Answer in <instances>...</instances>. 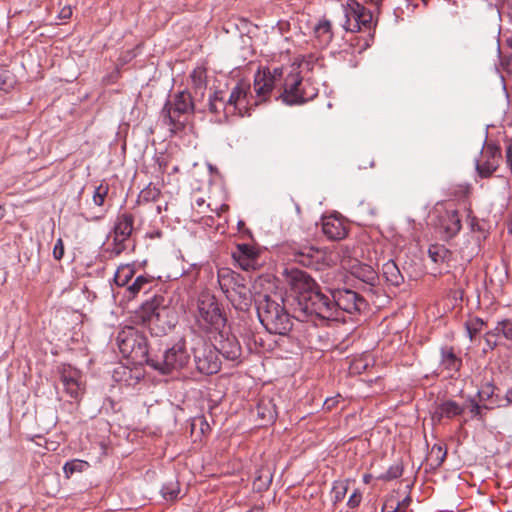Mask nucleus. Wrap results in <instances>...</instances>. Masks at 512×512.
Here are the masks:
<instances>
[{"label":"nucleus","instance_id":"obj_1","mask_svg":"<svg viewBox=\"0 0 512 512\" xmlns=\"http://www.w3.org/2000/svg\"><path fill=\"white\" fill-rule=\"evenodd\" d=\"M287 282L297 293L299 309L306 315L332 319V291L326 294L306 272L287 270Z\"/></svg>","mask_w":512,"mask_h":512},{"label":"nucleus","instance_id":"obj_2","mask_svg":"<svg viewBox=\"0 0 512 512\" xmlns=\"http://www.w3.org/2000/svg\"><path fill=\"white\" fill-rule=\"evenodd\" d=\"M278 84L283 86L280 97L288 105L302 104L311 98L301 88L302 77L297 68H293L285 77L283 67L258 71L254 79V91L258 97L266 99Z\"/></svg>","mask_w":512,"mask_h":512},{"label":"nucleus","instance_id":"obj_3","mask_svg":"<svg viewBox=\"0 0 512 512\" xmlns=\"http://www.w3.org/2000/svg\"><path fill=\"white\" fill-rule=\"evenodd\" d=\"M138 317L155 336L167 334L177 323V312L170 301L160 295L142 304Z\"/></svg>","mask_w":512,"mask_h":512},{"label":"nucleus","instance_id":"obj_4","mask_svg":"<svg viewBox=\"0 0 512 512\" xmlns=\"http://www.w3.org/2000/svg\"><path fill=\"white\" fill-rule=\"evenodd\" d=\"M280 295H263L256 300L258 318L269 333L288 335L293 320L283 305Z\"/></svg>","mask_w":512,"mask_h":512},{"label":"nucleus","instance_id":"obj_5","mask_svg":"<svg viewBox=\"0 0 512 512\" xmlns=\"http://www.w3.org/2000/svg\"><path fill=\"white\" fill-rule=\"evenodd\" d=\"M502 150L505 154V168L512 174L511 136L504 139L503 148L494 142H488L484 145L480 157L476 160V170L480 177L488 178L497 171L502 161Z\"/></svg>","mask_w":512,"mask_h":512},{"label":"nucleus","instance_id":"obj_6","mask_svg":"<svg viewBox=\"0 0 512 512\" xmlns=\"http://www.w3.org/2000/svg\"><path fill=\"white\" fill-rule=\"evenodd\" d=\"M196 111L205 112L204 108H196V100H193L192 93L183 90L177 92L172 100H168L161 111L164 124L170 127L172 132H177L184 128V122L180 117L188 114H194Z\"/></svg>","mask_w":512,"mask_h":512},{"label":"nucleus","instance_id":"obj_7","mask_svg":"<svg viewBox=\"0 0 512 512\" xmlns=\"http://www.w3.org/2000/svg\"><path fill=\"white\" fill-rule=\"evenodd\" d=\"M116 342L121 354L130 358L135 363H147L151 354L149 353L146 336L134 327H125L116 338Z\"/></svg>","mask_w":512,"mask_h":512},{"label":"nucleus","instance_id":"obj_8","mask_svg":"<svg viewBox=\"0 0 512 512\" xmlns=\"http://www.w3.org/2000/svg\"><path fill=\"white\" fill-rule=\"evenodd\" d=\"M190 355L183 339L166 348L160 355L154 354L149 359V366L162 374H170L186 367Z\"/></svg>","mask_w":512,"mask_h":512},{"label":"nucleus","instance_id":"obj_9","mask_svg":"<svg viewBox=\"0 0 512 512\" xmlns=\"http://www.w3.org/2000/svg\"><path fill=\"white\" fill-rule=\"evenodd\" d=\"M197 321L206 327L220 330L226 324V318L214 295L201 292L197 299Z\"/></svg>","mask_w":512,"mask_h":512},{"label":"nucleus","instance_id":"obj_10","mask_svg":"<svg viewBox=\"0 0 512 512\" xmlns=\"http://www.w3.org/2000/svg\"><path fill=\"white\" fill-rule=\"evenodd\" d=\"M193 360L197 371L204 375L218 373L221 368V361L218 350L199 338L192 347Z\"/></svg>","mask_w":512,"mask_h":512},{"label":"nucleus","instance_id":"obj_11","mask_svg":"<svg viewBox=\"0 0 512 512\" xmlns=\"http://www.w3.org/2000/svg\"><path fill=\"white\" fill-rule=\"evenodd\" d=\"M292 260L300 265L322 270L333 263L332 255L325 249L315 246L303 245L292 249Z\"/></svg>","mask_w":512,"mask_h":512},{"label":"nucleus","instance_id":"obj_12","mask_svg":"<svg viewBox=\"0 0 512 512\" xmlns=\"http://www.w3.org/2000/svg\"><path fill=\"white\" fill-rule=\"evenodd\" d=\"M366 302L362 296L349 289L332 291V319L338 318V310L353 314L360 312Z\"/></svg>","mask_w":512,"mask_h":512},{"label":"nucleus","instance_id":"obj_13","mask_svg":"<svg viewBox=\"0 0 512 512\" xmlns=\"http://www.w3.org/2000/svg\"><path fill=\"white\" fill-rule=\"evenodd\" d=\"M344 28L350 32H358L362 28H370L372 23V13L355 0H350L345 8Z\"/></svg>","mask_w":512,"mask_h":512},{"label":"nucleus","instance_id":"obj_14","mask_svg":"<svg viewBox=\"0 0 512 512\" xmlns=\"http://www.w3.org/2000/svg\"><path fill=\"white\" fill-rule=\"evenodd\" d=\"M134 229V216L129 212L120 213L114 226L113 247L111 253L118 256L126 250V241Z\"/></svg>","mask_w":512,"mask_h":512},{"label":"nucleus","instance_id":"obj_15","mask_svg":"<svg viewBox=\"0 0 512 512\" xmlns=\"http://www.w3.org/2000/svg\"><path fill=\"white\" fill-rule=\"evenodd\" d=\"M60 380L65 392L71 397V399L79 400L83 394L79 371L70 366H64L60 370Z\"/></svg>","mask_w":512,"mask_h":512},{"label":"nucleus","instance_id":"obj_16","mask_svg":"<svg viewBox=\"0 0 512 512\" xmlns=\"http://www.w3.org/2000/svg\"><path fill=\"white\" fill-rule=\"evenodd\" d=\"M226 297L235 309L240 311H247L252 305V293L245 279L242 280V283L236 285Z\"/></svg>","mask_w":512,"mask_h":512},{"label":"nucleus","instance_id":"obj_17","mask_svg":"<svg viewBox=\"0 0 512 512\" xmlns=\"http://www.w3.org/2000/svg\"><path fill=\"white\" fill-rule=\"evenodd\" d=\"M221 340L217 346L218 355L221 354L224 359L239 364L241 362L242 349L235 336H227L226 338L221 335Z\"/></svg>","mask_w":512,"mask_h":512},{"label":"nucleus","instance_id":"obj_18","mask_svg":"<svg viewBox=\"0 0 512 512\" xmlns=\"http://www.w3.org/2000/svg\"><path fill=\"white\" fill-rule=\"evenodd\" d=\"M322 232L330 240H341L348 233L344 221L337 216H328L322 219Z\"/></svg>","mask_w":512,"mask_h":512},{"label":"nucleus","instance_id":"obj_19","mask_svg":"<svg viewBox=\"0 0 512 512\" xmlns=\"http://www.w3.org/2000/svg\"><path fill=\"white\" fill-rule=\"evenodd\" d=\"M250 92V85L245 82H239L231 90L229 97L227 98L228 108L232 107L233 112L238 111L242 115V109L246 108L247 95Z\"/></svg>","mask_w":512,"mask_h":512},{"label":"nucleus","instance_id":"obj_20","mask_svg":"<svg viewBox=\"0 0 512 512\" xmlns=\"http://www.w3.org/2000/svg\"><path fill=\"white\" fill-rule=\"evenodd\" d=\"M440 227L445 239L455 237L462 227L458 212L456 210H447L441 218Z\"/></svg>","mask_w":512,"mask_h":512},{"label":"nucleus","instance_id":"obj_21","mask_svg":"<svg viewBox=\"0 0 512 512\" xmlns=\"http://www.w3.org/2000/svg\"><path fill=\"white\" fill-rule=\"evenodd\" d=\"M464 412V407L454 400H445L436 404L432 414L433 420L441 421L442 418L451 419Z\"/></svg>","mask_w":512,"mask_h":512},{"label":"nucleus","instance_id":"obj_22","mask_svg":"<svg viewBox=\"0 0 512 512\" xmlns=\"http://www.w3.org/2000/svg\"><path fill=\"white\" fill-rule=\"evenodd\" d=\"M244 278L228 269V268H222L218 271V283H219V286L222 290V292L227 295L228 293H230V291L236 286L238 285L239 283H242V280Z\"/></svg>","mask_w":512,"mask_h":512},{"label":"nucleus","instance_id":"obj_23","mask_svg":"<svg viewBox=\"0 0 512 512\" xmlns=\"http://www.w3.org/2000/svg\"><path fill=\"white\" fill-rule=\"evenodd\" d=\"M440 366L449 372H458L462 366V360L455 354L452 347H443Z\"/></svg>","mask_w":512,"mask_h":512},{"label":"nucleus","instance_id":"obj_24","mask_svg":"<svg viewBox=\"0 0 512 512\" xmlns=\"http://www.w3.org/2000/svg\"><path fill=\"white\" fill-rule=\"evenodd\" d=\"M382 274L385 280L393 286H399L403 283L404 278L396 263L392 260L387 261L382 266Z\"/></svg>","mask_w":512,"mask_h":512},{"label":"nucleus","instance_id":"obj_25","mask_svg":"<svg viewBox=\"0 0 512 512\" xmlns=\"http://www.w3.org/2000/svg\"><path fill=\"white\" fill-rule=\"evenodd\" d=\"M314 33L322 46L328 45L333 39L332 25L327 19H322L314 27Z\"/></svg>","mask_w":512,"mask_h":512},{"label":"nucleus","instance_id":"obj_26","mask_svg":"<svg viewBox=\"0 0 512 512\" xmlns=\"http://www.w3.org/2000/svg\"><path fill=\"white\" fill-rule=\"evenodd\" d=\"M378 207L368 200H362L355 208V215L362 222H368L378 215Z\"/></svg>","mask_w":512,"mask_h":512},{"label":"nucleus","instance_id":"obj_27","mask_svg":"<svg viewBox=\"0 0 512 512\" xmlns=\"http://www.w3.org/2000/svg\"><path fill=\"white\" fill-rule=\"evenodd\" d=\"M410 503V496H406L404 499L399 500L397 497L391 495L386 498L382 506V512H405Z\"/></svg>","mask_w":512,"mask_h":512},{"label":"nucleus","instance_id":"obj_28","mask_svg":"<svg viewBox=\"0 0 512 512\" xmlns=\"http://www.w3.org/2000/svg\"><path fill=\"white\" fill-rule=\"evenodd\" d=\"M208 109L211 113L218 114L228 109L227 99L222 90L215 91L209 95Z\"/></svg>","mask_w":512,"mask_h":512},{"label":"nucleus","instance_id":"obj_29","mask_svg":"<svg viewBox=\"0 0 512 512\" xmlns=\"http://www.w3.org/2000/svg\"><path fill=\"white\" fill-rule=\"evenodd\" d=\"M190 80L192 90H198L200 93L206 91L207 75L205 69L201 67L195 68L190 74Z\"/></svg>","mask_w":512,"mask_h":512},{"label":"nucleus","instance_id":"obj_30","mask_svg":"<svg viewBox=\"0 0 512 512\" xmlns=\"http://www.w3.org/2000/svg\"><path fill=\"white\" fill-rule=\"evenodd\" d=\"M135 274L134 267L129 264L121 265L115 272L114 282L118 286H127Z\"/></svg>","mask_w":512,"mask_h":512},{"label":"nucleus","instance_id":"obj_31","mask_svg":"<svg viewBox=\"0 0 512 512\" xmlns=\"http://www.w3.org/2000/svg\"><path fill=\"white\" fill-rule=\"evenodd\" d=\"M353 274L363 282L374 285L377 280V274L374 269L369 265H360L354 268Z\"/></svg>","mask_w":512,"mask_h":512},{"label":"nucleus","instance_id":"obj_32","mask_svg":"<svg viewBox=\"0 0 512 512\" xmlns=\"http://www.w3.org/2000/svg\"><path fill=\"white\" fill-rule=\"evenodd\" d=\"M161 195V191L156 186L149 184L144 189H142L138 195L137 202L139 204H146L150 202H155L159 199Z\"/></svg>","mask_w":512,"mask_h":512},{"label":"nucleus","instance_id":"obj_33","mask_svg":"<svg viewBox=\"0 0 512 512\" xmlns=\"http://www.w3.org/2000/svg\"><path fill=\"white\" fill-rule=\"evenodd\" d=\"M151 284V279L145 276H138L131 285H127L128 298H134L140 291H147Z\"/></svg>","mask_w":512,"mask_h":512},{"label":"nucleus","instance_id":"obj_34","mask_svg":"<svg viewBox=\"0 0 512 512\" xmlns=\"http://www.w3.org/2000/svg\"><path fill=\"white\" fill-rule=\"evenodd\" d=\"M88 466V462L79 459H74L64 464L63 471L65 477L70 478L74 473L83 472L86 468H88Z\"/></svg>","mask_w":512,"mask_h":512},{"label":"nucleus","instance_id":"obj_35","mask_svg":"<svg viewBox=\"0 0 512 512\" xmlns=\"http://www.w3.org/2000/svg\"><path fill=\"white\" fill-rule=\"evenodd\" d=\"M349 481H335L332 486V499L334 504L341 502L348 491Z\"/></svg>","mask_w":512,"mask_h":512},{"label":"nucleus","instance_id":"obj_36","mask_svg":"<svg viewBox=\"0 0 512 512\" xmlns=\"http://www.w3.org/2000/svg\"><path fill=\"white\" fill-rule=\"evenodd\" d=\"M449 254V250L439 244L430 245L428 249V255L431 258V260L435 263L443 262L447 258Z\"/></svg>","mask_w":512,"mask_h":512},{"label":"nucleus","instance_id":"obj_37","mask_svg":"<svg viewBox=\"0 0 512 512\" xmlns=\"http://www.w3.org/2000/svg\"><path fill=\"white\" fill-rule=\"evenodd\" d=\"M446 450L440 445H433L429 452V460L433 467H439L446 458Z\"/></svg>","mask_w":512,"mask_h":512},{"label":"nucleus","instance_id":"obj_38","mask_svg":"<svg viewBox=\"0 0 512 512\" xmlns=\"http://www.w3.org/2000/svg\"><path fill=\"white\" fill-rule=\"evenodd\" d=\"M484 325L485 322L478 317L472 318L465 323V327L471 341L483 329Z\"/></svg>","mask_w":512,"mask_h":512},{"label":"nucleus","instance_id":"obj_39","mask_svg":"<svg viewBox=\"0 0 512 512\" xmlns=\"http://www.w3.org/2000/svg\"><path fill=\"white\" fill-rule=\"evenodd\" d=\"M162 496L165 500L173 501L177 498L179 493L178 483H171L162 487Z\"/></svg>","mask_w":512,"mask_h":512},{"label":"nucleus","instance_id":"obj_40","mask_svg":"<svg viewBox=\"0 0 512 512\" xmlns=\"http://www.w3.org/2000/svg\"><path fill=\"white\" fill-rule=\"evenodd\" d=\"M109 188L108 185L100 184L96 187L93 194V202L97 206H102L104 204L105 198L108 194Z\"/></svg>","mask_w":512,"mask_h":512},{"label":"nucleus","instance_id":"obj_41","mask_svg":"<svg viewBox=\"0 0 512 512\" xmlns=\"http://www.w3.org/2000/svg\"><path fill=\"white\" fill-rule=\"evenodd\" d=\"M496 330L501 332L502 336L507 340L512 341V321L509 319H504L499 321L496 325Z\"/></svg>","mask_w":512,"mask_h":512},{"label":"nucleus","instance_id":"obj_42","mask_svg":"<svg viewBox=\"0 0 512 512\" xmlns=\"http://www.w3.org/2000/svg\"><path fill=\"white\" fill-rule=\"evenodd\" d=\"M257 415L268 422L274 419V414L271 411L270 403L261 402L257 406Z\"/></svg>","mask_w":512,"mask_h":512},{"label":"nucleus","instance_id":"obj_43","mask_svg":"<svg viewBox=\"0 0 512 512\" xmlns=\"http://www.w3.org/2000/svg\"><path fill=\"white\" fill-rule=\"evenodd\" d=\"M233 254L240 255L241 257H249L257 260V252L254 247L248 245V244H242L238 245L237 252H234Z\"/></svg>","mask_w":512,"mask_h":512},{"label":"nucleus","instance_id":"obj_44","mask_svg":"<svg viewBox=\"0 0 512 512\" xmlns=\"http://www.w3.org/2000/svg\"><path fill=\"white\" fill-rule=\"evenodd\" d=\"M234 259L238 262L239 266L243 270H250L255 268L256 259L249 258V257H241L240 255L233 254Z\"/></svg>","mask_w":512,"mask_h":512},{"label":"nucleus","instance_id":"obj_45","mask_svg":"<svg viewBox=\"0 0 512 512\" xmlns=\"http://www.w3.org/2000/svg\"><path fill=\"white\" fill-rule=\"evenodd\" d=\"M402 472L403 468L401 465H393L381 476V478L384 480H393L400 477Z\"/></svg>","mask_w":512,"mask_h":512},{"label":"nucleus","instance_id":"obj_46","mask_svg":"<svg viewBox=\"0 0 512 512\" xmlns=\"http://www.w3.org/2000/svg\"><path fill=\"white\" fill-rule=\"evenodd\" d=\"M484 340H485L487 347L490 350L495 349L500 344L498 334H495V331H488L484 335Z\"/></svg>","mask_w":512,"mask_h":512},{"label":"nucleus","instance_id":"obj_47","mask_svg":"<svg viewBox=\"0 0 512 512\" xmlns=\"http://www.w3.org/2000/svg\"><path fill=\"white\" fill-rule=\"evenodd\" d=\"M64 253H65V247H64L63 240L61 238H58L54 245V248H53V257L56 260H61L64 256Z\"/></svg>","mask_w":512,"mask_h":512},{"label":"nucleus","instance_id":"obj_48","mask_svg":"<svg viewBox=\"0 0 512 512\" xmlns=\"http://www.w3.org/2000/svg\"><path fill=\"white\" fill-rule=\"evenodd\" d=\"M362 495L358 490H355L349 497L347 505L350 508H356L360 505Z\"/></svg>","mask_w":512,"mask_h":512},{"label":"nucleus","instance_id":"obj_49","mask_svg":"<svg viewBox=\"0 0 512 512\" xmlns=\"http://www.w3.org/2000/svg\"><path fill=\"white\" fill-rule=\"evenodd\" d=\"M495 387L492 384H487L479 391L481 400L489 399L494 393Z\"/></svg>","mask_w":512,"mask_h":512},{"label":"nucleus","instance_id":"obj_50","mask_svg":"<svg viewBox=\"0 0 512 512\" xmlns=\"http://www.w3.org/2000/svg\"><path fill=\"white\" fill-rule=\"evenodd\" d=\"M205 92L206 91H202V93H200L198 92V90H192L191 93L193 96V100H196V108H204L206 110L205 105H200V103L204 100Z\"/></svg>","mask_w":512,"mask_h":512},{"label":"nucleus","instance_id":"obj_51","mask_svg":"<svg viewBox=\"0 0 512 512\" xmlns=\"http://www.w3.org/2000/svg\"><path fill=\"white\" fill-rule=\"evenodd\" d=\"M340 397H341L340 395H337L336 397L327 398L324 401V408L327 409V410H331L334 407H336V405L339 402V398Z\"/></svg>","mask_w":512,"mask_h":512},{"label":"nucleus","instance_id":"obj_52","mask_svg":"<svg viewBox=\"0 0 512 512\" xmlns=\"http://www.w3.org/2000/svg\"><path fill=\"white\" fill-rule=\"evenodd\" d=\"M72 16V8L70 6H64L59 12V18L62 20L69 19Z\"/></svg>","mask_w":512,"mask_h":512},{"label":"nucleus","instance_id":"obj_53","mask_svg":"<svg viewBox=\"0 0 512 512\" xmlns=\"http://www.w3.org/2000/svg\"><path fill=\"white\" fill-rule=\"evenodd\" d=\"M482 409L483 408L479 404L473 403L470 412L473 416L479 417L480 419H482L483 418Z\"/></svg>","mask_w":512,"mask_h":512},{"label":"nucleus","instance_id":"obj_54","mask_svg":"<svg viewBox=\"0 0 512 512\" xmlns=\"http://www.w3.org/2000/svg\"><path fill=\"white\" fill-rule=\"evenodd\" d=\"M506 404L504 406H508L512 404V387L507 391L505 395Z\"/></svg>","mask_w":512,"mask_h":512},{"label":"nucleus","instance_id":"obj_55","mask_svg":"<svg viewBox=\"0 0 512 512\" xmlns=\"http://www.w3.org/2000/svg\"><path fill=\"white\" fill-rule=\"evenodd\" d=\"M371 4L375 5L376 7H379L382 0H368Z\"/></svg>","mask_w":512,"mask_h":512},{"label":"nucleus","instance_id":"obj_56","mask_svg":"<svg viewBox=\"0 0 512 512\" xmlns=\"http://www.w3.org/2000/svg\"><path fill=\"white\" fill-rule=\"evenodd\" d=\"M198 421L202 426L205 425V427L208 428V424L202 418H199Z\"/></svg>","mask_w":512,"mask_h":512},{"label":"nucleus","instance_id":"obj_57","mask_svg":"<svg viewBox=\"0 0 512 512\" xmlns=\"http://www.w3.org/2000/svg\"><path fill=\"white\" fill-rule=\"evenodd\" d=\"M4 217V208L0 205V219Z\"/></svg>","mask_w":512,"mask_h":512},{"label":"nucleus","instance_id":"obj_58","mask_svg":"<svg viewBox=\"0 0 512 512\" xmlns=\"http://www.w3.org/2000/svg\"><path fill=\"white\" fill-rule=\"evenodd\" d=\"M369 480H370V476L369 475H365L364 476V482L365 483H369Z\"/></svg>","mask_w":512,"mask_h":512},{"label":"nucleus","instance_id":"obj_59","mask_svg":"<svg viewBox=\"0 0 512 512\" xmlns=\"http://www.w3.org/2000/svg\"><path fill=\"white\" fill-rule=\"evenodd\" d=\"M492 331H495V334H498V337H500V335H502V334H501V332H498V331L496 330V327H495Z\"/></svg>","mask_w":512,"mask_h":512}]
</instances>
